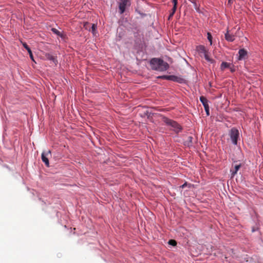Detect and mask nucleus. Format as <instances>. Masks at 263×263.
<instances>
[{
	"mask_svg": "<svg viewBox=\"0 0 263 263\" xmlns=\"http://www.w3.org/2000/svg\"><path fill=\"white\" fill-rule=\"evenodd\" d=\"M150 63L152 69L160 71H163L167 70L169 66L166 62L158 58L152 59L151 60Z\"/></svg>",
	"mask_w": 263,
	"mask_h": 263,
	"instance_id": "f257e3e1",
	"label": "nucleus"
},
{
	"mask_svg": "<svg viewBox=\"0 0 263 263\" xmlns=\"http://www.w3.org/2000/svg\"><path fill=\"white\" fill-rule=\"evenodd\" d=\"M163 121L167 125L171 126L173 129L176 133H179L182 130V128L180 125L177 123L176 121H173L168 118L163 117L162 118Z\"/></svg>",
	"mask_w": 263,
	"mask_h": 263,
	"instance_id": "f03ea898",
	"label": "nucleus"
},
{
	"mask_svg": "<svg viewBox=\"0 0 263 263\" xmlns=\"http://www.w3.org/2000/svg\"><path fill=\"white\" fill-rule=\"evenodd\" d=\"M232 142L234 145L237 144V140L239 136V133L238 129L233 128L231 129L229 134Z\"/></svg>",
	"mask_w": 263,
	"mask_h": 263,
	"instance_id": "7ed1b4c3",
	"label": "nucleus"
},
{
	"mask_svg": "<svg viewBox=\"0 0 263 263\" xmlns=\"http://www.w3.org/2000/svg\"><path fill=\"white\" fill-rule=\"evenodd\" d=\"M120 13L122 14L125 11L126 8L130 5V0H119L118 2Z\"/></svg>",
	"mask_w": 263,
	"mask_h": 263,
	"instance_id": "20e7f679",
	"label": "nucleus"
},
{
	"mask_svg": "<svg viewBox=\"0 0 263 263\" xmlns=\"http://www.w3.org/2000/svg\"><path fill=\"white\" fill-rule=\"evenodd\" d=\"M49 156H51V151L49 150L47 152H43L41 155L42 160L43 162L45 163L47 166H49V162L48 158Z\"/></svg>",
	"mask_w": 263,
	"mask_h": 263,
	"instance_id": "39448f33",
	"label": "nucleus"
},
{
	"mask_svg": "<svg viewBox=\"0 0 263 263\" xmlns=\"http://www.w3.org/2000/svg\"><path fill=\"white\" fill-rule=\"evenodd\" d=\"M241 167V164L240 163H236L234 165V170H230V172L231 173V175L232 177L234 176L237 173L238 170L240 169Z\"/></svg>",
	"mask_w": 263,
	"mask_h": 263,
	"instance_id": "423d86ee",
	"label": "nucleus"
},
{
	"mask_svg": "<svg viewBox=\"0 0 263 263\" xmlns=\"http://www.w3.org/2000/svg\"><path fill=\"white\" fill-rule=\"evenodd\" d=\"M247 51L245 50V49H241L238 51V60H242L243 59H245L247 55Z\"/></svg>",
	"mask_w": 263,
	"mask_h": 263,
	"instance_id": "0eeeda50",
	"label": "nucleus"
},
{
	"mask_svg": "<svg viewBox=\"0 0 263 263\" xmlns=\"http://www.w3.org/2000/svg\"><path fill=\"white\" fill-rule=\"evenodd\" d=\"M224 37H225V39L227 41L231 42H233L235 39V36L232 34H230L229 33V31L228 30H227V32L225 33Z\"/></svg>",
	"mask_w": 263,
	"mask_h": 263,
	"instance_id": "6e6552de",
	"label": "nucleus"
},
{
	"mask_svg": "<svg viewBox=\"0 0 263 263\" xmlns=\"http://www.w3.org/2000/svg\"><path fill=\"white\" fill-rule=\"evenodd\" d=\"M45 57L47 60L52 61L55 65H57L58 61L53 55L50 53H46Z\"/></svg>",
	"mask_w": 263,
	"mask_h": 263,
	"instance_id": "1a4fd4ad",
	"label": "nucleus"
},
{
	"mask_svg": "<svg viewBox=\"0 0 263 263\" xmlns=\"http://www.w3.org/2000/svg\"><path fill=\"white\" fill-rule=\"evenodd\" d=\"M23 47L27 50V52L29 53L30 58L32 61H34L33 54L31 49L29 47L26 43H22Z\"/></svg>",
	"mask_w": 263,
	"mask_h": 263,
	"instance_id": "9d476101",
	"label": "nucleus"
},
{
	"mask_svg": "<svg viewBox=\"0 0 263 263\" xmlns=\"http://www.w3.org/2000/svg\"><path fill=\"white\" fill-rule=\"evenodd\" d=\"M197 50L200 53H205L206 52L205 47L203 45H199L197 47Z\"/></svg>",
	"mask_w": 263,
	"mask_h": 263,
	"instance_id": "9b49d317",
	"label": "nucleus"
},
{
	"mask_svg": "<svg viewBox=\"0 0 263 263\" xmlns=\"http://www.w3.org/2000/svg\"><path fill=\"white\" fill-rule=\"evenodd\" d=\"M200 100L202 103L204 107L208 106V100L203 96H201L200 97Z\"/></svg>",
	"mask_w": 263,
	"mask_h": 263,
	"instance_id": "f8f14e48",
	"label": "nucleus"
},
{
	"mask_svg": "<svg viewBox=\"0 0 263 263\" xmlns=\"http://www.w3.org/2000/svg\"><path fill=\"white\" fill-rule=\"evenodd\" d=\"M231 65L230 63H228L226 62H223L220 66V68L222 70H223L224 69L227 68H229L230 66Z\"/></svg>",
	"mask_w": 263,
	"mask_h": 263,
	"instance_id": "ddd939ff",
	"label": "nucleus"
},
{
	"mask_svg": "<svg viewBox=\"0 0 263 263\" xmlns=\"http://www.w3.org/2000/svg\"><path fill=\"white\" fill-rule=\"evenodd\" d=\"M51 31L54 33L56 34L57 35H58L61 37L63 36L62 33L61 32H60L58 30H57V29L53 28L51 29Z\"/></svg>",
	"mask_w": 263,
	"mask_h": 263,
	"instance_id": "4468645a",
	"label": "nucleus"
},
{
	"mask_svg": "<svg viewBox=\"0 0 263 263\" xmlns=\"http://www.w3.org/2000/svg\"><path fill=\"white\" fill-rule=\"evenodd\" d=\"M207 38H208V40H209V41L210 42V45H212V36L211 34V33L210 32H208L207 33Z\"/></svg>",
	"mask_w": 263,
	"mask_h": 263,
	"instance_id": "2eb2a0df",
	"label": "nucleus"
},
{
	"mask_svg": "<svg viewBox=\"0 0 263 263\" xmlns=\"http://www.w3.org/2000/svg\"><path fill=\"white\" fill-rule=\"evenodd\" d=\"M172 3H173V10H176L177 9V6L178 3V0H172Z\"/></svg>",
	"mask_w": 263,
	"mask_h": 263,
	"instance_id": "dca6fc26",
	"label": "nucleus"
},
{
	"mask_svg": "<svg viewBox=\"0 0 263 263\" xmlns=\"http://www.w3.org/2000/svg\"><path fill=\"white\" fill-rule=\"evenodd\" d=\"M192 140H193L192 137L189 136L187 137V141H186L185 142L186 143L187 142V144L189 146L190 145V144H191L192 143Z\"/></svg>",
	"mask_w": 263,
	"mask_h": 263,
	"instance_id": "f3484780",
	"label": "nucleus"
},
{
	"mask_svg": "<svg viewBox=\"0 0 263 263\" xmlns=\"http://www.w3.org/2000/svg\"><path fill=\"white\" fill-rule=\"evenodd\" d=\"M168 244L173 246H175L177 245V242L175 240L171 239L169 240Z\"/></svg>",
	"mask_w": 263,
	"mask_h": 263,
	"instance_id": "a211bd4d",
	"label": "nucleus"
},
{
	"mask_svg": "<svg viewBox=\"0 0 263 263\" xmlns=\"http://www.w3.org/2000/svg\"><path fill=\"white\" fill-rule=\"evenodd\" d=\"M97 26L95 24H92L91 26V31L93 33H95V32L96 30Z\"/></svg>",
	"mask_w": 263,
	"mask_h": 263,
	"instance_id": "6ab92c4d",
	"label": "nucleus"
},
{
	"mask_svg": "<svg viewBox=\"0 0 263 263\" xmlns=\"http://www.w3.org/2000/svg\"><path fill=\"white\" fill-rule=\"evenodd\" d=\"M204 54V57L205 58V59L208 61H211V59L210 58H209L208 54V53H207V51L205 52V53H203Z\"/></svg>",
	"mask_w": 263,
	"mask_h": 263,
	"instance_id": "aec40b11",
	"label": "nucleus"
},
{
	"mask_svg": "<svg viewBox=\"0 0 263 263\" xmlns=\"http://www.w3.org/2000/svg\"><path fill=\"white\" fill-rule=\"evenodd\" d=\"M176 10H173V8L172 9V12L170 14L168 19L170 20L174 14Z\"/></svg>",
	"mask_w": 263,
	"mask_h": 263,
	"instance_id": "412c9836",
	"label": "nucleus"
},
{
	"mask_svg": "<svg viewBox=\"0 0 263 263\" xmlns=\"http://www.w3.org/2000/svg\"><path fill=\"white\" fill-rule=\"evenodd\" d=\"M204 107V109H205V110L206 111V113L207 114V115H209V111H210V109H209V105L208 106H205Z\"/></svg>",
	"mask_w": 263,
	"mask_h": 263,
	"instance_id": "4be33fe9",
	"label": "nucleus"
},
{
	"mask_svg": "<svg viewBox=\"0 0 263 263\" xmlns=\"http://www.w3.org/2000/svg\"><path fill=\"white\" fill-rule=\"evenodd\" d=\"M172 77V76H163V78L167 79H171V78ZM171 80H175V79H171Z\"/></svg>",
	"mask_w": 263,
	"mask_h": 263,
	"instance_id": "5701e85b",
	"label": "nucleus"
},
{
	"mask_svg": "<svg viewBox=\"0 0 263 263\" xmlns=\"http://www.w3.org/2000/svg\"><path fill=\"white\" fill-rule=\"evenodd\" d=\"M187 186V183H186V182H185V183H184L183 184H182V185H181L180 187H181V188H182V189H183V188H184V187H185V186Z\"/></svg>",
	"mask_w": 263,
	"mask_h": 263,
	"instance_id": "b1692460",
	"label": "nucleus"
},
{
	"mask_svg": "<svg viewBox=\"0 0 263 263\" xmlns=\"http://www.w3.org/2000/svg\"><path fill=\"white\" fill-rule=\"evenodd\" d=\"M234 0H228V4L231 5Z\"/></svg>",
	"mask_w": 263,
	"mask_h": 263,
	"instance_id": "393cba45",
	"label": "nucleus"
},
{
	"mask_svg": "<svg viewBox=\"0 0 263 263\" xmlns=\"http://www.w3.org/2000/svg\"><path fill=\"white\" fill-rule=\"evenodd\" d=\"M254 231H255L254 229H252V232H254Z\"/></svg>",
	"mask_w": 263,
	"mask_h": 263,
	"instance_id": "a878e982",
	"label": "nucleus"
},
{
	"mask_svg": "<svg viewBox=\"0 0 263 263\" xmlns=\"http://www.w3.org/2000/svg\"><path fill=\"white\" fill-rule=\"evenodd\" d=\"M231 71H234L233 69H231Z\"/></svg>",
	"mask_w": 263,
	"mask_h": 263,
	"instance_id": "bb28decb",
	"label": "nucleus"
}]
</instances>
